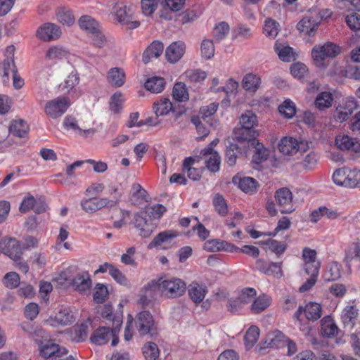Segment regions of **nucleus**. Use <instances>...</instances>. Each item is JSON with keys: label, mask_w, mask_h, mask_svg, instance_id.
Segmentation results:
<instances>
[{"label": "nucleus", "mask_w": 360, "mask_h": 360, "mask_svg": "<svg viewBox=\"0 0 360 360\" xmlns=\"http://www.w3.org/2000/svg\"><path fill=\"white\" fill-rule=\"evenodd\" d=\"M56 320L60 325L67 326L73 323L75 319L69 309L64 308L56 314Z\"/></svg>", "instance_id": "49"}, {"label": "nucleus", "mask_w": 360, "mask_h": 360, "mask_svg": "<svg viewBox=\"0 0 360 360\" xmlns=\"http://www.w3.org/2000/svg\"><path fill=\"white\" fill-rule=\"evenodd\" d=\"M194 162L195 160L193 158H186L183 162L182 170L184 173H187V176L189 179L193 181H199L201 178L202 171L192 167Z\"/></svg>", "instance_id": "31"}, {"label": "nucleus", "mask_w": 360, "mask_h": 360, "mask_svg": "<svg viewBox=\"0 0 360 360\" xmlns=\"http://www.w3.org/2000/svg\"><path fill=\"white\" fill-rule=\"evenodd\" d=\"M339 329L330 316L323 317L321 321V333L325 338H333L338 335Z\"/></svg>", "instance_id": "24"}, {"label": "nucleus", "mask_w": 360, "mask_h": 360, "mask_svg": "<svg viewBox=\"0 0 360 360\" xmlns=\"http://www.w3.org/2000/svg\"><path fill=\"white\" fill-rule=\"evenodd\" d=\"M186 50L184 42L178 41L171 44L165 51V57L171 63L179 61L184 56Z\"/></svg>", "instance_id": "19"}, {"label": "nucleus", "mask_w": 360, "mask_h": 360, "mask_svg": "<svg viewBox=\"0 0 360 360\" xmlns=\"http://www.w3.org/2000/svg\"><path fill=\"white\" fill-rule=\"evenodd\" d=\"M354 259L360 261V245L358 243L351 244L346 251L344 260L348 268H350V262Z\"/></svg>", "instance_id": "42"}, {"label": "nucleus", "mask_w": 360, "mask_h": 360, "mask_svg": "<svg viewBox=\"0 0 360 360\" xmlns=\"http://www.w3.org/2000/svg\"><path fill=\"white\" fill-rule=\"evenodd\" d=\"M21 249L20 245L15 238H3L0 241V252L15 262L20 259Z\"/></svg>", "instance_id": "10"}, {"label": "nucleus", "mask_w": 360, "mask_h": 360, "mask_svg": "<svg viewBox=\"0 0 360 360\" xmlns=\"http://www.w3.org/2000/svg\"><path fill=\"white\" fill-rule=\"evenodd\" d=\"M257 123V115L252 111L247 110L240 117L241 127L233 131L236 139L243 143L246 140L257 138L259 136V131L255 129Z\"/></svg>", "instance_id": "1"}, {"label": "nucleus", "mask_w": 360, "mask_h": 360, "mask_svg": "<svg viewBox=\"0 0 360 360\" xmlns=\"http://www.w3.org/2000/svg\"><path fill=\"white\" fill-rule=\"evenodd\" d=\"M302 142L299 143L298 141L292 137L283 138L279 144L278 149L281 153L287 155H293L299 150H302Z\"/></svg>", "instance_id": "20"}, {"label": "nucleus", "mask_w": 360, "mask_h": 360, "mask_svg": "<svg viewBox=\"0 0 360 360\" xmlns=\"http://www.w3.org/2000/svg\"><path fill=\"white\" fill-rule=\"evenodd\" d=\"M320 24H297V29L304 37H313L315 36Z\"/></svg>", "instance_id": "51"}, {"label": "nucleus", "mask_w": 360, "mask_h": 360, "mask_svg": "<svg viewBox=\"0 0 360 360\" xmlns=\"http://www.w3.org/2000/svg\"><path fill=\"white\" fill-rule=\"evenodd\" d=\"M335 143L341 150H350L352 154L351 158L355 160L360 158V142L356 139L351 138L347 135L336 137Z\"/></svg>", "instance_id": "13"}, {"label": "nucleus", "mask_w": 360, "mask_h": 360, "mask_svg": "<svg viewBox=\"0 0 360 360\" xmlns=\"http://www.w3.org/2000/svg\"><path fill=\"white\" fill-rule=\"evenodd\" d=\"M274 198L278 205L282 207L280 210L282 214H290L294 211L291 205L292 194L290 189L285 187L278 189L275 192Z\"/></svg>", "instance_id": "12"}, {"label": "nucleus", "mask_w": 360, "mask_h": 360, "mask_svg": "<svg viewBox=\"0 0 360 360\" xmlns=\"http://www.w3.org/2000/svg\"><path fill=\"white\" fill-rule=\"evenodd\" d=\"M333 101V95L329 91L319 93L315 99V105L319 110H324L331 107Z\"/></svg>", "instance_id": "40"}, {"label": "nucleus", "mask_w": 360, "mask_h": 360, "mask_svg": "<svg viewBox=\"0 0 360 360\" xmlns=\"http://www.w3.org/2000/svg\"><path fill=\"white\" fill-rule=\"evenodd\" d=\"M188 291L189 297L193 302L198 304L204 300L207 292V289L205 285L193 282L188 285Z\"/></svg>", "instance_id": "22"}, {"label": "nucleus", "mask_w": 360, "mask_h": 360, "mask_svg": "<svg viewBox=\"0 0 360 360\" xmlns=\"http://www.w3.org/2000/svg\"><path fill=\"white\" fill-rule=\"evenodd\" d=\"M123 103V96L121 93L117 92L114 94L110 101V109L114 112L118 113L122 109Z\"/></svg>", "instance_id": "61"}, {"label": "nucleus", "mask_w": 360, "mask_h": 360, "mask_svg": "<svg viewBox=\"0 0 360 360\" xmlns=\"http://www.w3.org/2000/svg\"><path fill=\"white\" fill-rule=\"evenodd\" d=\"M260 77L257 75L247 74L242 82L243 87L248 91L255 92L260 85Z\"/></svg>", "instance_id": "36"}, {"label": "nucleus", "mask_w": 360, "mask_h": 360, "mask_svg": "<svg viewBox=\"0 0 360 360\" xmlns=\"http://www.w3.org/2000/svg\"><path fill=\"white\" fill-rule=\"evenodd\" d=\"M61 34L62 30L58 24H42L36 32V36L44 41L56 40Z\"/></svg>", "instance_id": "11"}, {"label": "nucleus", "mask_w": 360, "mask_h": 360, "mask_svg": "<svg viewBox=\"0 0 360 360\" xmlns=\"http://www.w3.org/2000/svg\"><path fill=\"white\" fill-rule=\"evenodd\" d=\"M232 183L237 186L241 191L245 193H255L258 187V182L252 177L239 176L235 175L232 179Z\"/></svg>", "instance_id": "18"}, {"label": "nucleus", "mask_w": 360, "mask_h": 360, "mask_svg": "<svg viewBox=\"0 0 360 360\" xmlns=\"http://www.w3.org/2000/svg\"><path fill=\"white\" fill-rule=\"evenodd\" d=\"M173 98L179 102L186 101L189 98L186 86L181 82L175 84L172 91Z\"/></svg>", "instance_id": "44"}, {"label": "nucleus", "mask_w": 360, "mask_h": 360, "mask_svg": "<svg viewBox=\"0 0 360 360\" xmlns=\"http://www.w3.org/2000/svg\"><path fill=\"white\" fill-rule=\"evenodd\" d=\"M28 130L29 127L23 120H13L9 127V132L20 138L25 136Z\"/></svg>", "instance_id": "35"}, {"label": "nucleus", "mask_w": 360, "mask_h": 360, "mask_svg": "<svg viewBox=\"0 0 360 360\" xmlns=\"http://www.w3.org/2000/svg\"><path fill=\"white\" fill-rule=\"evenodd\" d=\"M340 53V48L331 42H327L319 47H314L311 56L317 66L323 65V61L326 58L336 57Z\"/></svg>", "instance_id": "5"}, {"label": "nucleus", "mask_w": 360, "mask_h": 360, "mask_svg": "<svg viewBox=\"0 0 360 360\" xmlns=\"http://www.w3.org/2000/svg\"><path fill=\"white\" fill-rule=\"evenodd\" d=\"M345 184V187L348 188H353L360 187V170H348L347 180Z\"/></svg>", "instance_id": "58"}, {"label": "nucleus", "mask_w": 360, "mask_h": 360, "mask_svg": "<svg viewBox=\"0 0 360 360\" xmlns=\"http://www.w3.org/2000/svg\"><path fill=\"white\" fill-rule=\"evenodd\" d=\"M259 337V329L256 326H250L244 335V344L247 349H250L256 344Z\"/></svg>", "instance_id": "38"}, {"label": "nucleus", "mask_w": 360, "mask_h": 360, "mask_svg": "<svg viewBox=\"0 0 360 360\" xmlns=\"http://www.w3.org/2000/svg\"><path fill=\"white\" fill-rule=\"evenodd\" d=\"M241 153V150L238 144L234 143H230L226 146L225 150V161L230 167H233L236 163L238 155Z\"/></svg>", "instance_id": "37"}, {"label": "nucleus", "mask_w": 360, "mask_h": 360, "mask_svg": "<svg viewBox=\"0 0 360 360\" xmlns=\"http://www.w3.org/2000/svg\"><path fill=\"white\" fill-rule=\"evenodd\" d=\"M146 211L136 212L134 216L133 223L135 227L139 230V235L143 238L149 237L153 231V226L146 219Z\"/></svg>", "instance_id": "14"}, {"label": "nucleus", "mask_w": 360, "mask_h": 360, "mask_svg": "<svg viewBox=\"0 0 360 360\" xmlns=\"http://www.w3.org/2000/svg\"><path fill=\"white\" fill-rule=\"evenodd\" d=\"M69 106L68 98L65 97H58L46 103L45 105L46 114L56 119L62 116L67 110Z\"/></svg>", "instance_id": "7"}, {"label": "nucleus", "mask_w": 360, "mask_h": 360, "mask_svg": "<svg viewBox=\"0 0 360 360\" xmlns=\"http://www.w3.org/2000/svg\"><path fill=\"white\" fill-rule=\"evenodd\" d=\"M56 18L60 22H74L75 18L73 12L65 7H60L56 11Z\"/></svg>", "instance_id": "47"}, {"label": "nucleus", "mask_w": 360, "mask_h": 360, "mask_svg": "<svg viewBox=\"0 0 360 360\" xmlns=\"http://www.w3.org/2000/svg\"><path fill=\"white\" fill-rule=\"evenodd\" d=\"M108 82L115 87L122 86L125 82V74L120 68H111L108 74Z\"/></svg>", "instance_id": "32"}, {"label": "nucleus", "mask_w": 360, "mask_h": 360, "mask_svg": "<svg viewBox=\"0 0 360 360\" xmlns=\"http://www.w3.org/2000/svg\"><path fill=\"white\" fill-rule=\"evenodd\" d=\"M348 170L345 168H340L336 169L333 174V182L339 186H345L346 181L347 180Z\"/></svg>", "instance_id": "64"}, {"label": "nucleus", "mask_w": 360, "mask_h": 360, "mask_svg": "<svg viewBox=\"0 0 360 360\" xmlns=\"http://www.w3.org/2000/svg\"><path fill=\"white\" fill-rule=\"evenodd\" d=\"M304 313L305 317L309 321H315L321 318L322 314V307L317 302H310L304 307L300 306L294 314L293 318L300 322V315Z\"/></svg>", "instance_id": "8"}, {"label": "nucleus", "mask_w": 360, "mask_h": 360, "mask_svg": "<svg viewBox=\"0 0 360 360\" xmlns=\"http://www.w3.org/2000/svg\"><path fill=\"white\" fill-rule=\"evenodd\" d=\"M341 276V265L336 262L329 264L323 274V278L326 281H333L339 279Z\"/></svg>", "instance_id": "39"}, {"label": "nucleus", "mask_w": 360, "mask_h": 360, "mask_svg": "<svg viewBox=\"0 0 360 360\" xmlns=\"http://www.w3.org/2000/svg\"><path fill=\"white\" fill-rule=\"evenodd\" d=\"M307 71V67L302 63H294L290 67V72L292 75L299 79L304 78Z\"/></svg>", "instance_id": "62"}, {"label": "nucleus", "mask_w": 360, "mask_h": 360, "mask_svg": "<svg viewBox=\"0 0 360 360\" xmlns=\"http://www.w3.org/2000/svg\"><path fill=\"white\" fill-rule=\"evenodd\" d=\"M111 330L109 327H99L93 333L91 337V342L98 345L106 344L111 338Z\"/></svg>", "instance_id": "27"}, {"label": "nucleus", "mask_w": 360, "mask_h": 360, "mask_svg": "<svg viewBox=\"0 0 360 360\" xmlns=\"http://www.w3.org/2000/svg\"><path fill=\"white\" fill-rule=\"evenodd\" d=\"M115 10V17L118 22H139L134 19V12L130 7L117 6Z\"/></svg>", "instance_id": "28"}, {"label": "nucleus", "mask_w": 360, "mask_h": 360, "mask_svg": "<svg viewBox=\"0 0 360 360\" xmlns=\"http://www.w3.org/2000/svg\"><path fill=\"white\" fill-rule=\"evenodd\" d=\"M218 108L219 103L214 102L207 106L202 107L200 110L202 120L212 127H217L218 125L217 121L212 118Z\"/></svg>", "instance_id": "30"}, {"label": "nucleus", "mask_w": 360, "mask_h": 360, "mask_svg": "<svg viewBox=\"0 0 360 360\" xmlns=\"http://www.w3.org/2000/svg\"><path fill=\"white\" fill-rule=\"evenodd\" d=\"M166 210V207L162 204H157L146 208L145 211L150 218L160 219Z\"/></svg>", "instance_id": "60"}, {"label": "nucleus", "mask_w": 360, "mask_h": 360, "mask_svg": "<svg viewBox=\"0 0 360 360\" xmlns=\"http://www.w3.org/2000/svg\"><path fill=\"white\" fill-rule=\"evenodd\" d=\"M172 110V104L169 98H165L157 101L153 105V110L157 116L167 115Z\"/></svg>", "instance_id": "41"}, {"label": "nucleus", "mask_w": 360, "mask_h": 360, "mask_svg": "<svg viewBox=\"0 0 360 360\" xmlns=\"http://www.w3.org/2000/svg\"><path fill=\"white\" fill-rule=\"evenodd\" d=\"M135 326L141 336L149 335L153 337L157 333L153 316L148 311H142L136 315Z\"/></svg>", "instance_id": "4"}, {"label": "nucleus", "mask_w": 360, "mask_h": 360, "mask_svg": "<svg viewBox=\"0 0 360 360\" xmlns=\"http://www.w3.org/2000/svg\"><path fill=\"white\" fill-rule=\"evenodd\" d=\"M229 24H215L212 30V36L215 41H220L229 33Z\"/></svg>", "instance_id": "54"}, {"label": "nucleus", "mask_w": 360, "mask_h": 360, "mask_svg": "<svg viewBox=\"0 0 360 360\" xmlns=\"http://www.w3.org/2000/svg\"><path fill=\"white\" fill-rule=\"evenodd\" d=\"M245 142H248L249 147L251 146L254 148L252 155V162L254 163L259 165L267 160L269 155V150L257 138L246 140Z\"/></svg>", "instance_id": "17"}, {"label": "nucleus", "mask_w": 360, "mask_h": 360, "mask_svg": "<svg viewBox=\"0 0 360 360\" xmlns=\"http://www.w3.org/2000/svg\"><path fill=\"white\" fill-rule=\"evenodd\" d=\"M285 340L287 337L282 332L276 330L267 335L264 347L279 348L285 345Z\"/></svg>", "instance_id": "29"}, {"label": "nucleus", "mask_w": 360, "mask_h": 360, "mask_svg": "<svg viewBox=\"0 0 360 360\" xmlns=\"http://www.w3.org/2000/svg\"><path fill=\"white\" fill-rule=\"evenodd\" d=\"M179 236V233L173 230L164 231L159 233L148 244V248L152 249L164 245L162 249H166L167 245H170L173 240Z\"/></svg>", "instance_id": "15"}, {"label": "nucleus", "mask_w": 360, "mask_h": 360, "mask_svg": "<svg viewBox=\"0 0 360 360\" xmlns=\"http://www.w3.org/2000/svg\"><path fill=\"white\" fill-rule=\"evenodd\" d=\"M165 80L160 77H152L148 78L144 84L146 90L153 94H159L162 92L165 88Z\"/></svg>", "instance_id": "33"}, {"label": "nucleus", "mask_w": 360, "mask_h": 360, "mask_svg": "<svg viewBox=\"0 0 360 360\" xmlns=\"http://www.w3.org/2000/svg\"><path fill=\"white\" fill-rule=\"evenodd\" d=\"M160 281L152 280L145 285L140 292L139 303L143 307H147L155 299L157 292L160 293Z\"/></svg>", "instance_id": "9"}, {"label": "nucleus", "mask_w": 360, "mask_h": 360, "mask_svg": "<svg viewBox=\"0 0 360 360\" xmlns=\"http://www.w3.org/2000/svg\"><path fill=\"white\" fill-rule=\"evenodd\" d=\"M143 354L146 360H156L159 356V349L154 342H147L142 348Z\"/></svg>", "instance_id": "46"}, {"label": "nucleus", "mask_w": 360, "mask_h": 360, "mask_svg": "<svg viewBox=\"0 0 360 360\" xmlns=\"http://www.w3.org/2000/svg\"><path fill=\"white\" fill-rule=\"evenodd\" d=\"M216 212L221 217L228 213V206L225 198L220 194H216L212 200Z\"/></svg>", "instance_id": "48"}, {"label": "nucleus", "mask_w": 360, "mask_h": 360, "mask_svg": "<svg viewBox=\"0 0 360 360\" xmlns=\"http://www.w3.org/2000/svg\"><path fill=\"white\" fill-rule=\"evenodd\" d=\"M274 50L279 58L283 62H291L296 59L293 49L288 45H284L277 41L274 45Z\"/></svg>", "instance_id": "26"}, {"label": "nucleus", "mask_w": 360, "mask_h": 360, "mask_svg": "<svg viewBox=\"0 0 360 360\" xmlns=\"http://www.w3.org/2000/svg\"><path fill=\"white\" fill-rule=\"evenodd\" d=\"M164 49L163 44L154 41L150 46L143 51L142 60L144 64L148 63L152 58H158L162 53Z\"/></svg>", "instance_id": "23"}, {"label": "nucleus", "mask_w": 360, "mask_h": 360, "mask_svg": "<svg viewBox=\"0 0 360 360\" xmlns=\"http://www.w3.org/2000/svg\"><path fill=\"white\" fill-rule=\"evenodd\" d=\"M70 284L77 290L84 292L89 290L91 285V280L88 272L78 274L72 279Z\"/></svg>", "instance_id": "21"}, {"label": "nucleus", "mask_w": 360, "mask_h": 360, "mask_svg": "<svg viewBox=\"0 0 360 360\" xmlns=\"http://www.w3.org/2000/svg\"><path fill=\"white\" fill-rule=\"evenodd\" d=\"M79 27L85 30L93 41L94 46L101 48L104 46L106 38L101 30L95 24H79Z\"/></svg>", "instance_id": "16"}, {"label": "nucleus", "mask_w": 360, "mask_h": 360, "mask_svg": "<svg viewBox=\"0 0 360 360\" xmlns=\"http://www.w3.org/2000/svg\"><path fill=\"white\" fill-rule=\"evenodd\" d=\"M278 111L285 117L292 118L296 113V107L295 103L288 99L279 105Z\"/></svg>", "instance_id": "55"}, {"label": "nucleus", "mask_w": 360, "mask_h": 360, "mask_svg": "<svg viewBox=\"0 0 360 360\" xmlns=\"http://www.w3.org/2000/svg\"><path fill=\"white\" fill-rule=\"evenodd\" d=\"M358 311V309L354 305L347 306L344 309L342 315V320L345 326H349L352 328L354 326L359 314Z\"/></svg>", "instance_id": "34"}, {"label": "nucleus", "mask_w": 360, "mask_h": 360, "mask_svg": "<svg viewBox=\"0 0 360 360\" xmlns=\"http://www.w3.org/2000/svg\"><path fill=\"white\" fill-rule=\"evenodd\" d=\"M214 46L210 39H204L200 46L201 56L205 59H210L214 55Z\"/></svg>", "instance_id": "56"}, {"label": "nucleus", "mask_w": 360, "mask_h": 360, "mask_svg": "<svg viewBox=\"0 0 360 360\" xmlns=\"http://www.w3.org/2000/svg\"><path fill=\"white\" fill-rule=\"evenodd\" d=\"M221 157L217 152H214L205 160V166L207 169L212 172L216 173L220 169Z\"/></svg>", "instance_id": "52"}, {"label": "nucleus", "mask_w": 360, "mask_h": 360, "mask_svg": "<svg viewBox=\"0 0 360 360\" xmlns=\"http://www.w3.org/2000/svg\"><path fill=\"white\" fill-rule=\"evenodd\" d=\"M132 193L130 200L132 201L134 198L136 200H141L143 202H148L149 197L147 191L142 188L139 184H134L132 185Z\"/></svg>", "instance_id": "57"}, {"label": "nucleus", "mask_w": 360, "mask_h": 360, "mask_svg": "<svg viewBox=\"0 0 360 360\" xmlns=\"http://www.w3.org/2000/svg\"><path fill=\"white\" fill-rule=\"evenodd\" d=\"M269 249L278 256L282 255L286 250V244L276 240L269 239L266 241Z\"/></svg>", "instance_id": "63"}, {"label": "nucleus", "mask_w": 360, "mask_h": 360, "mask_svg": "<svg viewBox=\"0 0 360 360\" xmlns=\"http://www.w3.org/2000/svg\"><path fill=\"white\" fill-rule=\"evenodd\" d=\"M336 6L347 10L345 22H360V0H335Z\"/></svg>", "instance_id": "6"}, {"label": "nucleus", "mask_w": 360, "mask_h": 360, "mask_svg": "<svg viewBox=\"0 0 360 360\" xmlns=\"http://www.w3.org/2000/svg\"><path fill=\"white\" fill-rule=\"evenodd\" d=\"M69 51L61 46H54L49 49L46 58L49 60H60L66 58Z\"/></svg>", "instance_id": "43"}, {"label": "nucleus", "mask_w": 360, "mask_h": 360, "mask_svg": "<svg viewBox=\"0 0 360 360\" xmlns=\"http://www.w3.org/2000/svg\"><path fill=\"white\" fill-rule=\"evenodd\" d=\"M40 355L44 360H77L68 354V350L58 344L46 342L39 347Z\"/></svg>", "instance_id": "3"}, {"label": "nucleus", "mask_w": 360, "mask_h": 360, "mask_svg": "<svg viewBox=\"0 0 360 360\" xmlns=\"http://www.w3.org/2000/svg\"><path fill=\"white\" fill-rule=\"evenodd\" d=\"M356 107V103L353 100L347 101L345 105H339L336 108L335 119L340 122L347 120Z\"/></svg>", "instance_id": "25"}, {"label": "nucleus", "mask_w": 360, "mask_h": 360, "mask_svg": "<svg viewBox=\"0 0 360 360\" xmlns=\"http://www.w3.org/2000/svg\"><path fill=\"white\" fill-rule=\"evenodd\" d=\"M270 301V297L266 295L259 296L255 300L251 309L254 313H260L269 306Z\"/></svg>", "instance_id": "50"}, {"label": "nucleus", "mask_w": 360, "mask_h": 360, "mask_svg": "<svg viewBox=\"0 0 360 360\" xmlns=\"http://www.w3.org/2000/svg\"><path fill=\"white\" fill-rule=\"evenodd\" d=\"M160 294L167 298H177L184 294L186 290V283L179 278H159Z\"/></svg>", "instance_id": "2"}, {"label": "nucleus", "mask_w": 360, "mask_h": 360, "mask_svg": "<svg viewBox=\"0 0 360 360\" xmlns=\"http://www.w3.org/2000/svg\"><path fill=\"white\" fill-rule=\"evenodd\" d=\"M79 77L76 72H72L64 81L60 84L59 88L61 91L69 93L75 86L79 84Z\"/></svg>", "instance_id": "45"}, {"label": "nucleus", "mask_w": 360, "mask_h": 360, "mask_svg": "<svg viewBox=\"0 0 360 360\" xmlns=\"http://www.w3.org/2000/svg\"><path fill=\"white\" fill-rule=\"evenodd\" d=\"M3 283L8 288H15L20 284V276L15 272H8L4 276Z\"/></svg>", "instance_id": "59"}, {"label": "nucleus", "mask_w": 360, "mask_h": 360, "mask_svg": "<svg viewBox=\"0 0 360 360\" xmlns=\"http://www.w3.org/2000/svg\"><path fill=\"white\" fill-rule=\"evenodd\" d=\"M108 297V290L103 283H97L94 292V300L98 303H103Z\"/></svg>", "instance_id": "53"}]
</instances>
